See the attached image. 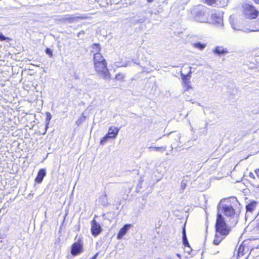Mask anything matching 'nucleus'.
<instances>
[{
    "instance_id": "1",
    "label": "nucleus",
    "mask_w": 259,
    "mask_h": 259,
    "mask_svg": "<svg viewBox=\"0 0 259 259\" xmlns=\"http://www.w3.org/2000/svg\"><path fill=\"white\" fill-rule=\"evenodd\" d=\"M215 230L217 233L213 242L214 245H218L223 239V238L221 236H226L229 232V230L225 221L224 218L221 213L217 214Z\"/></svg>"
},
{
    "instance_id": "2",
    "label": "nucleus",
    "mask_w": 259,
    "mask_h": 259,
    "mask_svg": "<svg viewBox=\"0 0 259 259\" xmlns=\"http://www.w3.org/2000/svg\"><path fill=\"white\" fill-rule=\"evenodd\" d=\"M194 19L201 23L208 22V9L203 6H199L194 10Z\"/></svg>"
},
{
    "instance_id": "3",
    "label": "nucleus",
    "mask_w": 259,
    "mask_h": 259,
    "mask_svg": "<svg viewBox=\"0 0 259 259\" xmlns=\"http://www.w3.org/2000/svg\"><path fill=\"white\" fill-rule=\"evenodd\" d=\"M243 14L247 19H255L259 14V11L252 5L245 4L243 5Z\"/></svg>"
},
{
    "instance_id": "4",
    "label": "nucleus",
    "mask_w": 259,
    "mask_h": 259,
    "mask_svg": "<svg viewBox=\"0 0 259 259\" xmlns=\"http://www.w3.org/2000/svg\"><path fill=\"white\" fill-rule=\"evenodd\" d=\"M96 71L103 79L109 80L110 79L111 75L107 67V63H99L94 64Z\"/></svg>"
},
{
    "instance_id": "5",
    "label": "nucleus",
    "mask_w": 259,
    "mask_h": 259,
    "mask_svg": "<svg viewBox=\"0 0 259 259\" xmlns=\"http://www.w3.org/2000/svg\"><path fill=\"white\" fill-rule=\"evenodd\" d=\"M219 212L221 211L225 215L231 218H235L237 217L235 210L230 205L222 204L220 203L218 205ZM220 213L219 212L218 213Z\"/></svg>"
},
{
    "instance_id": "6",
    "label": "nucleus",
    "mask_w": 259,
    "mask_h": 259,
    "mask_svg": "<svg viewBox=\"0 0 259 259\" xmlns=\"http://www.w3.org/2000/svg\"><path fill=\"white\" fill-rule=\"evenodd\" d=\"M169 138L171 141L170 148L171 150L175 148L181 147L182 144L180 141L181 134L177 132H170L169 134Z\"/></svg>"
},
{
    "instance_id": "7",
    "label": "nucleus",
    "mask_w": 259,
    "mask_h": 259,
    "mask_svg": "<svg viewBox=\"0 0 259 259\" xmlns=\"http://www.w3.org/2000/svg\"><path fill=\"white\" fill-rule=\"evenodd\" d=\"M83 251V242L79 237L77 241L74 243L71 248V253L73 256H76Z\"/></svg>"
},
{
    "instance_id": "8",
    "label": "nucleus",
    "mask_w": 259,
    "mask_h": 259,
    "mask_svg": "<svg viewBox=\"0 0 259 259\" xmlns=\"http://www.w3.org/2000/svg\"><path fill=\"white\" fill-rule=\"evenodd\" d=\"M223 14L222 11H218L211 15V18L213 23L218 26H223Z\"/></svg>"
},
{
    "instance_id": "9",
    "label": "nucleus",
    "mask_w": 259,
    "mask_h": 259,
    "mask_svg": "<svg viewBox=\"0 0 259 259\" xmlns=\"http://www.w3.org/2000/svg\"><path fill=\"white\" fill-rule=\"evenodd\" d=\"M257 202L256 201L252 200L249 201V202L246 205V213L245 219L246 220L248 218H250L251 215L257 206Z\"/></svg>"
},
{
    "instance_id": "10",
    "label": "nucleus",
    "mask_w": 259,
    "mask_h": 259,
    "mask_svg": "<svg viewBox=\"0 0 259 259\" xmlns=\"http://www.w3.org/2000/svg\"><path fill=\"white\" fill-rule=\"evenodd\" d=\"M84 17L77 16L74 15H65L62 16L59 18V20L61 22L73 23L77 21L79 19H83Z\"/></svg>"
},
{
    "instance_id": "11",
    "label": "nucleus",
    "mask_w": 259,
    "mask_h": 259,
    "mask_svg": "<svg viewBox=\"0 0 259 259\" xmlns=\"http://www.w3.org/2000/svg\"><path fill=\"white\" fill-rule=\"evenodd\" d=\"M91 232L92 235L96 237L102 232V229L99 223L94 219L91 222Z\"/></svg>"
},
{
    "instance_id": "12",
    "label": "nucleus",
    "mask_w": 259,
    "mask_h": 259,
    "mask_svg": "<svg viewBox=\"0 0 259 259\" xmlns=\"http://www.w3.org/2000/svg\"><path fill=\"white\" fill-rule=\"evenodd\" d=\"M132 225L131 224H125L124 225V226L120 229L119 230L118 234H117V239H121L123 236L125 235V234L127 233V231L130 229Z\"/></svg>"
},
{
    "instance_id": "13",
    "label": "nucleus",
    "mask_w": 259,
    "mask_h": 259,
    "mask_svg": "<svg viewBox=\"0 0 259 259\" xmlns=\"http://www.w3.org/2000/svg\"><path fill=\"white\" fill-rule=\"evenodd\" d=\"M119 131V128L115 126H111L109 128L107 135L109 138L115 139L118 135Z\"/></svg>"
},
{
    "instance_id": "14",
    "label": "nucleus",
    "mask_w": 259,
    "mask_h": 259,
    "mask_svg": "<svg viewBox=\"0 0 259 259\" xmlns=\"http://www.w3.org/2000/svg\"><path fill=\"white\" fill-rule=\"evenodd\" d=\"M46 175V171L45 169H40L37 174V176L35 179V181L37 183L42 182L44 178Z\"/></svg>"
},
{
    "instance_id": "15",
    "label": "nucleus",
    "mask_w": 259,
    "mask_h": 259,
    "mask_svg": "<svg viewBox=\"0 0 259 259\" xmlns=\"http://www.w3.org/2000/svg\"><path fill=\"white\" fill-rule=\"evenodd\" d=\"M103 62H106V61L100 53L97 54H94V64L99 63H103Z\"/></svg>"
},
{
    "instance_id": "16",
    "label": "nucleus",
    "mask_w": 259,
    "mask_h": 259,
    "mask_svg": "<svg viewBox=\"0 0 259 259\" xmlns=\"http://www.w3.org/2000/svg\"><path fill=\"white\" fill-rule=\"evenodd\" d=\"M214 53L221 55L228 53L226 49H224L223 47H217L213 50Z\"/></svg>"
},
{
    "instance_id": "17",
    "label": "nucleus",
    "mask_w": 259,
    "mask_h": 259,
    "mask_svg": "<svg viewBox=\"0 0 259 259\" xmlns=\"http://www.w3.org/2000/svg\"><path fill=\"white\" fill-rule=\"evenodd\" d=\"M91 52L94 54H100V52L101 50V47L99 44H94L92 46Z\"/></svg>"
},
{
    "instance_id": "18",
    "label": "nucleus",
    "mask_w": 259,
    "mask_h": 259,
    "mask_svg": "<svg viewBox=\"0 0 259 259\" xmlns=\"http://www.w3.org/2000/svg\"><path fill=\"white\" fill-rule=\"evenodd\" d=\"M182 234H183V244H184V246H188V247H190V245L188 242V239L187 238V236H186V229H185V227H183Z\"/></svg>"
},
{
    "instance_id": "19",
    "label": "nucleus",
    "mask_w": 259,
    "mask_h": 259,
    "mask_svg": "<svg viewBox=\"0 0 259 259\" xmlns=\"http://www.w3.org/2000/svg\"><path fill=\"white\" fill-rule=\"evenodd\" d=\"M231 27L234 30H241V31H242L246 33H248L250 32H252V31H257V30L250 29H248V28L241 29L239 27L236 26L234 24H233L232 23L231 24Z\"/></svg>"
},
{
    "instance_id": "20",
    "label": "nucleus",
    "mask_w": 259,
    "mask_h": 259,
    "mask_svg": "<svg viewBox=\"0 0 259 259\" xmlns=\"http://www.w3.org/2000/svg\"><path fill=\"white\" fill-rule=\"evenodd\" d=\"M193 46L200 50H203L206 46V44L201 43L200 42H197L193 44Z\"/></svg>"
},
{
    "instance_id": "21",
    "label": "nucleus",
    "mask_w": 259,
    "mask_h": 259,
    "mask_svg": "<svg viewBox=\"0 0 259 259\" xmlns=\"http://www.w3.org/2000/svg\"><path fill=\"white\" fill-rule=\"evenodd\" d=\"M166 149V146H161V147H153L150 146L148 148L149 150H153L156 151H165Z\"/></svg>"
},
{
    "instance_id": "22",
    "label": "nucleus",
    "mask_w": 259,
    "mask_h": 259,
    "mask_svg": "<svg viewBox=\"0 0 259 259\" xmlns=\"http://www.w3.org/2000/svg\"><path fill=\"white\" fill-rule=\"evenodd\" d=\"M85 116L82 114L76 121V124L79 126L85 120Z\"/></svg>"
},
{
    "instance_id": "23",
    "label": "nucleus",
    "mask_w": 259,
    "mask_h": 259,
    "mask_svg": "<svg viewBox=\"0 0 259 259\" xmlns=\"http://www.w3.org/2000/svg\"><path fill=\"white\" fill-rule=\"evenodd\" d=\"M125 77V75L123 73H118L116 76L115 79L117 80L123 81Z\"/></svg>"
},
{
    "instance_id": "24",
    "label": "nucleus",
    "mask_w": 259,
    "mask_h": 259,
    "mask_svg": "<svg viewBox=\"0 0 259 259\" xmlns=\"http://www.w3.org/2000/svg\"><path fill=\"white\" fill-rule=\"evenodd\" d=\"M109 138L107 136V135H106L105 136H104L103 138H102L101 139V141H100V144L101 145H104L106 142L107 141L108 139H109Z\"/></svg>"
},
{
    "instance_id": "25",
    "label": "nucleus",
    "mask_w": 259,
    "mask_h": 259,
    "mask_svg": "<svg viewBox=\"0 0 259 259\" xmlns=\"http://www.w3.org/2000/svg\"><path fill=\"white\" fill-rule=\"evenodd\" d=\"M106 194H105L101 197L102 204L103 205H106L107 204V199L106 198Z\"/></svg>"
},
{
    "instance_id": "26",
    "label": "nucleus",
    "mask_w": 259,
    "mask_h": 259,
    "mask_svg": "<svg viewBox=\"0 0 259 259\" xmlns=\"http://www.w3.org/2000/svg\"><path fill=\"white\" fill-rule=\"evenodd\" d=\"M243 251H244V247H242L241 246H239L238 250V255L239 256L243 255V254H244Z\"/></svg>"
},
{
    "instance_id": "27",
    "label": "nucleus",
    "mask_w": 259,
    "mask_h": 259,
    "mask_svg": "<svg viewBox=\"0 0 259 259\" xmlns=\"http://www.w3.org/2000/svg\"><path fill=\"white\" fill-rule=\"evenodd\" d=\"M51 118H52V115H51V113L49 112H47V118H46L47 121V125L46 128H47V127H48V125L49 124Z\"/></svg>"
},
{
    "instance_id": "28",
    "label": "nucleus",
    "mask_w": 259,
    "mask_h": 259,
    "mask_svg": "<svg viewBox=\"0 0 259 259\" xmlns=\"http://www.w3.org/2000/svg\"><path fill=\"white\" fill-rule=\"evenodd\" d=\"M186 185H187V183H186V181H185L184 180L182 181L181 184V190L182 191H183L184 190V189L186 188Z\"/></svg>"
},
{
    "instance_id": "29",
    "label": "nucleus",
    "mask_w": 259,
    "mask_h": 259,
    "mask_svg": "<svg viewBox=\"0 0 259 259\" xmlns=\"http://www.w3.org/2000/svg\"><path fill=\"white\" fill-rule=\"evenodd\" d=\"M0 40L1 41L6 40H10L9 37L5 36L2 33L0 32Z\"/></svg>"
},
{
    "instance_id": "30",
    "label": "nucleus",
    "mask_w": 259,
    "mask_h": 259,
    "mask_svg": "<svg viewBox=\"0 0 259 259\" xmlns=\"http://www.w3.org/2000/svg\"><path fill=\"white\" fill-rule=\"evenodd\" d=\"M45 52H46V53L47 54H48V55H49L51 57H52L53 56V52H52V51L50 49L47 48Z\"/></svg>"
},
{
    "instance_id": "31",
    "label": "nucleus",
    "mask_w": 259,
    "mask_h": 259,
    "mask_svg": "<svg viewBox=\"0 0 259 259\" xmlns=\"http://www.w3.org/2000/svg\"><path fill=\"white\" fill-rule=\"evenodd\" d=\"M219 252V250H215L213 249V248H211L210 250V253L213 255H215L217 253H218Z\"/></svg>"
},
{
    "instance_id": "32",
    "label": "nucleus",
    "mask_w": 259,
    "mask_h": 259,
    "mask_svg": "<svg viewBox=\"0 0 259 259\" xmlns=\"http://www.w3.org/2000/svg\"><path fill=\"white\" fill-rule=\"evenodd\" d=\"M192 89V88H191V87L190 86H189V85H187V89L185 90V92L184 93V95H187V92H189V90L190 89Z\"/></svg>"
},
{
    "instance_id": "33",
    "label": "nucleus",
    "mask_w": 259,
    "mask_h": 259,
    "mask_svg": "<svg viewBox=\"0 0 259 259\" xmlns=\"http://www.w3.org/2000/svg\"><path fill=\"white\" fill-rule=\"evenodd\" d=\"M146 21L145 18H142L139 20H137V22L140 23H144Z\"/></svg>"
},
{
    "instance_id": "34",
    "label": "nucleus",
    "mask_w": 259,
    "mask_h": 259,
    "mask_svg": "<svg viewBox=\"0 0 259 259\" xmlns=\"http://www.w3.org/2000/svg\"><path fill=\"white\" fill-rule=\"evenodd\" d=\"M84 33V31L82 30V31H80L78 34H77V36L78 37H80V36L82 34H83Z\"/></svg>"
},
{
    "instance_id": "35",
    "label": "nucleus",
    "mask_w": 259,
    "mask_h": 259,
    "mask_svg": "<svg viewBox=\"0 0 259 259\" xmlns=\"http://www.w3.org/2000/svg\"><path fill=\"white\" fill-rule=\"evenodd\" d=\"M98 254H99V253H96L92 258H91L90 259H96Z\"/></svg>"
},
{
    "instance_id": "36",
    "label": "nucleus",
    "mask_w": 259,
    "mask_h": 259,
    "mask_svg": "<svg viewBox=\"0 0 259 259\" xmlns=\"http://www.w3.org/2000/svg\"><path fill=\"white\" fill-rule=\"evenodd\" d=\"M129 62H127L125 63L124 64L122 65V66L126 67V66H128L129 65L128 64Z\"/></svg>"
},
{
    "instance_id": "37",
    "label": "nucleus",
    "mask_w": 259,
    "mask_h": 259,
    "mask_svg": "<svg viewBox=\"0 0 259 259\" xmlns=\"http://www.w3.org/2000/svg\"><path fill=\"white\" fill-rule=\"evenodd\" d=\"M255 3L259 4V0H253Z\"/></svg>"
},
{
    "instance_id": "38",
    "label": "nucleus",
    "mask_w": 259,
    "mask_h": 259,
    "mask_svg": "<svg viewBox=\"0 0 259 259\" xmlns=\"http://www.w3.org/2000/svg\"><path fill=\"white\" fill-rule=\"evenodd\" d=\"M148 3H152L153 0H147Z\"/></svg>"
},
{
    "instance_id": "39",
    "label": "nucleus",
    "mask_w": 259,
    "mask_h": 259,
    "mask_svg": "<svg viewBox=\"0 0 259 259\" xmlns=\"http://www.w3.org/2000/svg\"><path fill=\"white\" fill-rule=\"evenodd\" d=\"M186 99L187 101H191V100L190 99H189V98H186Z\"/></svg>"
},
{
    "instance_id": "40",
    "label": "nucleus",
    "mask_w": 259,
    "mask_h": 259,
    "mask_svg": "<svg viewBox=\"0 0 259 259\" xmlns=\"http://www.w3.org/2000/svg\"><path fill=\"white\" fill-rule=\"evenodd\" d=\"M257 177L259 178V169L258 172L256 173Z\"/></svg>"
},
{
    "instance_id": "41",
    "label": "nucleus",
    "mask_w": 259,
    "mask_h": 259,
    "mask_svg": "<svg viewBox=\"0 0 259 259\" xmlns=\"http://www.w3.org/2000/svg\"><path fill=\"white\" fill-rule=\"evenodd\" d=\"M177 256H178V257H181V255H180V254L177 253Z\"/></svg>"
},
{
    "instance_id": "42",
    "label": "nucleus",
    "mask_w": 259,
    "mask_h": 259,
    "mask_svg": "<svg viewBox=\"0 0 259 259\" xmlns=\"http://www.w3.org/2000/svg\"><path fill=\"white\" fill-rule=\"evenodd\" d=\"M134 63L138 65H140V63H137L136 62H134Z\"/></svg>"
},
{
    "instance_id": "43",
    "label": "nucleus",
    "mask_w": 259,
    "mask_h": 259,
    "mask_svg": "<svg viewBox=\"0 0 259 259\" xmlns=\"http://www.w3.org/2000/svg\"><path fill=\"white\" fill-rule=\"evenodd\" d=\"M257 227L259 228V221H258V223L257 224Z\"/></svg>"
}]
</instances>
